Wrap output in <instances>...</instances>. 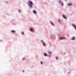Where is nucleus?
<instances>
[{
	"mask_svg": "<svg viewBox=\"0 0 76 76\" xmlns=\"http://www.w3.org/2000/svg\"><path fill=\"white\" fill-rule=\"evenodd\" d=\"M23 72H25V71H24V70H23Z\"/></svg>",
	"mask_w": 76,
	"mask_h": 76,
	"instance_id": "nucleus-23",
	"label": "nucleus"
},
{
	"mask_svg": "<svg viewBox=\"0 0 76 76\" xmlns=\"http://www.w3.org/2000/svg\"><path fill=\"white\" fill-rule=\"evenodd\" d=\"M49 54H51V52L50 51V52H48Z\"/></svg>",
	"mask_w": 76,
	"mask_h": 76,
	"instance_id": "nucleus-14",
	"label": "nucleus"
},
{
	"mask_svg": "<svg viewBox=\"0 0 76 76\" xmlns=\"http://www.w3.org/2000/svg\"><path fill=\"white\" fill-rule=\"evenodd\" d=\"M22 35H24V32H22Z\"/></svg>",
	"mask_w": 76,
	"mask_h": 76,
	"instance_id": "nucleus-17",
	"label": "nucleus"
},
{
	"mask_svg": "<svg viewBox=\"0 0 76 76\" xmlns=\"http://www.w3.org/2000/svg\"><path fill=\"white\" fill-rule=\"evenodd\" d=\"M18 11L19 12H21V11H20V10H19Z\"/></svg>",
	"mask_w": 76,
	"mask_h": 76,
	"instance_id": "nucleus-16",
	"label": "nucleus"
},
{
	"mask_svg": "<svg viewBox=\"0 0 76 76\" xmlns=\"http://www.w3.org/2000/svg\"><path fill=\"white\" fill-rule=\"evenodd\" d=\"M59 2L60 4H61L62 6H63V5H64V4H63V2L61 1L60 0H59Z\"/></svg>",
	"mask_w": 76,
	"mask_h": 76,
	"instance_id": "nucleus-2",
	"label": "nucleus"
},
{
	"mask_svg": "<svg viewBox=\"0 0 76 76\" xmlns=\"http://www.w3.org/2000/svg\"><path fill=\"white\" fill-rule=\"evenodd\" d=\"M40 63L41 64H43V62H42V61H41Z\"/></svg>",
	"mask_w": 76,
	"mask_h": 76,
	"instance_id": "nucleus-15",
	"label": "nucleus"
},
{
	"mask_svg": "<svg viewBox=\"0 0 76 76\" xmlns=\"http://www.w3.org/2000/svg\"><path fill=\"white\" fill-rule=\"evenodd\" d=\"M47 56H48V57H51V55H48Z\"/></svg>",
	"mask_w": 76,
	"mask_h": 76,
	"instance_id": "nucleus-21",
	"label": "nucleus"
},
{
	"mask_svg": "<svg viewBox=\"0 0 76 76\" xmlns=\"http://www.w3.org/2000/svg\"><path fill=\"white\" fill-rule=\"evenodd\" d=\"M75 39H76V38L75 37H73L72 39V40H75Z\"/></svg>",
	"mask_w": 76,
	"mask_h": 76,
	"instance_id": "nucleus-12",
	"label": "nucleus"
},
{
	"mask_svg": "<svg viewBox=\"0 0 76 76\" xmlns=\"http://www.w3.org/2000/svg\"><path fill=\"white\" fill-rule=\"evenodd\" d=\"M41 42H43H43H44V41H43V40H41Z\"/></svg>",
	"mask_w": 76,
	"mask_h": 76,
	"instance_id": "nucleus-18",
	"label": "nucleus"
},
{
	"mask_svg": "<svg viewBox=\"0 0 76 76\" xmlns=\"http://www.w3.org/2000/svg\"><path fill=\"white\" fill-rule=\"evenodd\" d=\"M28 4L29 9H32L33 8V3L32 1H29Z\"/></svg>",
	"mask_w": 76,
	"mask_h": 76,
	"instance_id": "nucleus-1",
	"label": "nucleus"
},
{
	"mask_svg": "<svg viewBox=\"0 0 76 76\" xmlns=\"http://www.w3.org/2000/svg\"><path fill=\"white\" fill-rule=\"evenodd\" d=\"M23 60H25V58H23Z\"/></svg>",
	"mask_w": 76,
	"mask_h": 76,
	"instance_id": "nucleus-19",
	"label": "nucleus"
},
{
	"mask_svg": "<svg viewBox=\"0 0 76 76\" xmlns=\"http://www.w3.org/2000/svg\"><path fill=\"white\" fill-rule=\"evenodd\" d=\"M43 45L44 46H45L46 45V44H45V43L44 42L43 43Z\"/></svg>",
	"mask_w": 76,
	"mask_h": 76,
	"instance_id": "nucleus-13",
	"label": "nucleus"
},
{
	"mask_svg": "<svg viewBox=\"0 0 76 76\" xmlns=\"http://www.w3.org/2000/svg\"><path fill=\"white\" fill-rule=\"evenodd\" d=\"M33 13L34 14H36V15H37V11H36V10H34Z\"/></svg>",
	"mask_w": 76,
	"mask_h": 76,
	"instance_id": "nucleus-5",
	"label": "nucleus"
},
{
	"mask_svg": "<svg viewBox=\"0 0 76 76\" xmlns=\"http://www.w3.org/2000/svg\"><path fill=\"white\" fill-rule=\"evenodd\" d=\"M11 32H13V33H15L16 32V31L15 30H12L11 31Z\"/></svg>",
	"mask_w": 76,
	"mask_h": 76,
	"instance_id": "nucleus-11",
	"label": "nucleus"
},
{
	"mask_svg": "<svg viewBox=\"0 0 76 76\" xmlns=\"http://www.w3.org/2000/svg\"><path fill=\"white\" fill-rule=\"evenodd\" d=\"M56 60H58V57H56Z\"/></svg>",
	"mask_w": 76,
	"mask_h": 76,
	"instance_id": "nucleus-22",
	"label": "nucleus"
},
{
	"mask_svg": "<svg viewBox=\"0 0 76 76\" xmlns=\"http://www.w3.org/2000/svg\"><path fill=\"white\" fill-rule=\"evenodd\" d=\"M64 55H65V54H66V53H64Z\"/></svg>",
	"mask_w": 76,
	"mask_h": 76,
	"instance_id": "nucleus-24",
	"label": "nucleus"
},
{
	"mask_svg": "<svg viewBox=\"0 0 76 76\" xmlns=\"http://www.w3.org/2000/svg\"><path fill=\"white\" fill-rule=\"evenodd\" d=\"M59 39H60V40H62L63 39H65V37H61L59 38Z\"/></svg>",
	"mask_w": 76,
	"mask_h": 76,
	"instance_id": "nucleus-3",
	"label": "nucleus"
},
{
	"mask_svg": "<svg viewBox=\"0 0 76 76\" xmlns=\"http://www.w3.org/2000/svg\"><path fill=\"white\" fill-rule=\"evenodd\" d=\"M30 30L31 32H33L34 31V30H33V29L32 28H31L30 29Z\"/></svg>",
	"mask_w": 76,
	"mask_h": 76,
	"instance_id": "nucleus-10",
	"label": "nucleus"
},
{
	"mask_svg": "<svg viewBox=\"0 0 76 76\" xmlns=\"http://www.w3.org/2000/svg\"><path fill=\"white\" fill-rule=\"evenodd\" d=\"M50 23L51 24L52 26H54V23H53L52 22H51V21H50Z\"/></svg>",
	"mask_w": 76,
	"mask_h": 76,
	"instance_id": "nucleus-7",
	"label": "nucleus"
},
{
	"mask_svg": "<svg viewBox=\"0 0 76 76\" xmlns=\"http://www.w3.org/2000/svg\"><path fill=\"white\" fill-rule=\"evenodd\" d=\"M44 56H45V57H46V56H48V55H47V53H44Z\"/></svg>",
	"mask_w": 76,
	"mask_h": 76,
	"instance_id": "nucleus-6",
	"label": "nucleus"
},
{
	"mask_svg": "<svg viewBox=\"0 0 76 76\" xmlns=\"http://www.w3.org/2000/svg\"><path fill=\"white\" fill-rule=\"evenodd\" d=\"M72 3H70L68 4H67V6H72Z\"/></svg>",
	"mask_w": 76,
	"mask_h": 76,
	"instance_id": "nucleus-8",
	"label": "nucleus"
},
{
	"mask_svg": "<svg viewBox=\"0 0 76 76\" xmlns=\"http://www.w3.org/2000/svg\"><path fill=\"white\" fill-rule=\"evenodd\" d=\"M66 1H67V0H65Z\"/></svg>",
	"mask_w": 76,
	"mask_h": 76,
	"instance_id": "nucleus-25",
	"label": "nucleus"
},
{
	"mask_svg": "<svg viewBox=\"0 0 76 76\" xmlns=\"http://www.w3.org/2000/svg\"><path fill=\"white\" fill-rule=\"evenodd\" d=\"M72 26H73V27L76 30V25H74V24H72Z\"/></svg>",
	"mask_w": 76,
	"mask_h": 76,
	"instance_id": "nucleus-4",
	"label": "nucleus"
},
{
	"mask_svg": "<svg viewBox=\"0 0 76 76\" xmlns=\"http://www.w3.org/2000/svg\"><path fill=\"white\" fill-rule=\"evenodd\" d=\"M63 18H64V19H67V18H66V16H64V15H63Z\"/></svg>",
	"mask_w": 76,
	"mask_h": 76,
	"instance_id": "nucleus-9",
	"label": "nucleus"
},
{
	"mask_svg": "<svg viewBox=\"0 0 76 76\" xmlns=\"http://www.w3.org/2000/svg\"><path fill=\"white\" fill-rule=\"evenodd\" d=\"M58 21L59 22H61V20H60L59 19L58 20Z\"/></svg>",
	"mask_w": 76,
	"mask_h": 76,
	"instance_id": "nucleus-20",
	"label": "nucleus"
}]
</instances>
